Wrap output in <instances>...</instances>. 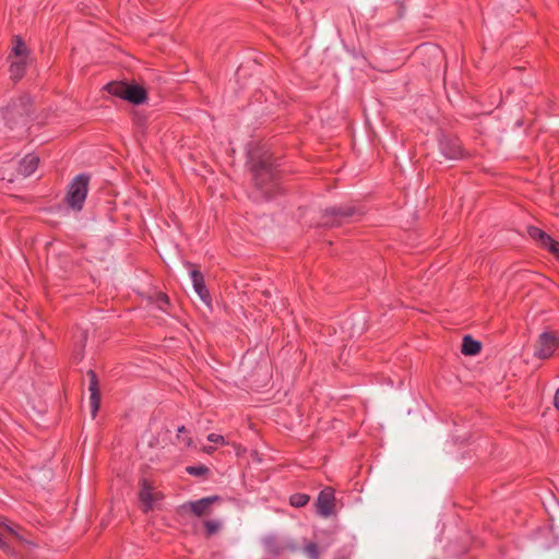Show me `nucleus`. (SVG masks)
<instances>
[{
	"instance_id": "f257e3e1",
	"label": "nucleus",
	"mask_w": 559,
	"mask_h": 559,
	"mask_svg": "<svg viewBox=\"0 0 559 559\" xmlns=\"http://www.w3.org/2000/svg\"><path fill=\"white\" fill-rule=\"evenodd\" d=\"M251 173L254 186L265 199L274 197L278 190L276 178V169L271 160V156H266L254 162L251 166Z\"/></svg>"
},
{
	"instance_id": "f03ea898",
	"label": "nucleus",
	"mask_w": 559,
	"mask_h": 559,
	"mask_svg": "<svg viewBox=\"0 0 559 559\" xmlns=\"http://www.w3.org/2000/svg\"><path fill=\"white\" fill-rule=\"evenodd\" d=\"M105 90L112 96L129 102L132 105H142L147 100V91L136 83L109 82Z\"/></svg>"
},
{
	"instance_id": "7ed1b4c3",
	"label": "nucleus",
	"mask_w": 559,
	"mask_h": 559,
	"mask_svg": "<svg viewBox=\"0 0 559 559\" xmlns=\"http://www.w3.org/2000/svg\"><path fill=\"white\" fill-rule=\"evenodd\" d=\"M88 183L90 176L86 174H80L73 178L66 197L67 203L71 209L82 210L88 192Z\"/></svg>"
},
{
	"instance_id": "20e7f679",
	"label": "nucleus",
	"mask_w": 559,
	"mask_h": 559,
	"mask_svg": "<svg viewBox=\"0 0 559 559\" xmlns=\"http://www.w3.org/2000/svg\"><path fill=\"white\" fill-rule=\"evenodd\" d=\"M559 349V334L546 330L542 332L535 343L534 356L538 359H549Z\"/></svg>"
},
{
	"instance_id": "39448f33",
	"label": "nucleus",
	"mask_w": 559,
	"mask_h": 559,
	"mask_svg": "<svg viewBox=\"0 0 559 559\" xmlns=\"http://www.w3.org/2000/svg\"><path fill=\"white\" fill-rule=\"evenodd\" d=\"M357 210L352 205L332 206L324 210L323 225L334 227L344 222V219L354 216Z\"/></svg>"
},
{
	"instance_id": "423d86ee",
	"label": "nucleus",
	"mask_w": 559,
	"mask_h": 559,
	"mask_svg": "<svg viewBox=\"0 0 559 559\" xmlns=\"http://www.w3.org/2000/svg\"><path fill=\"white\" fill-rule=\"evenodd\" d=\"M222 498L217 495L204 497L195 501H189L179 507L180 510H190L195 516H203L211 513V506L214 502L221 501Z\"/></svg>"
},
{
	"instance_id": "0eeeda50",
	"label": "nucleus",
	"mask_w": 559,
	"mask_h": 559,
	"mask_svg": "<svg viewBox=\"0 0 559 559\" xmlns=\"http://www.w3.org/2000/svg\"><path fill=\"white\" fill-rule=\"evenodd\" d=\"M439 147L442 155L448 159H459L463 156L462 145L457 138L443 135L439 140Z\"/></svg>"
},
{
	"instance_id": "6e6552de",
	"label": "nucleus",
	"mask_w": 559,
	"mask_h": 559,
	"mask_svg": "<svg viewBox=\"0 0 559 559\" xmlns=\"http://www.w3.org/2000/svg\"><path fill=\"white\" fill-rule=\"evenodd\" d=\"M318 513L324 518L330 516L334 512L335 497L334 490L330 487L320 491L316 501Z\"/></svg>"
},
{
	"instance_id": "1a4fd4ad",
	"label": "nucleus",
	"mask_w": 559,
	"mask_h": 559,
	"mask_svg": "<svg viewBox=\"0 0 559 559\" xmlns=\"http://www.w3.org/2000/svg\"><path fill=\"white\" fill-rule=\"evenodd\" d=\"M88 377V391L91 393L90 404H91V414L92 417L95 418L97 412L100 406V392H99V383L97 374L94 370L90 369L87 371Z\"/></svg>"
},
{
	"instance_id": "9d476101",
	"label": "nucleus",
	"mask_w": 559,
	"mask_h": 559,
	"mask_svg": "<svg viewBox=\"0 0 559 559\" xmlns=\"http://www.w3.org/2000/svg\"><path fill=\"white\" fill-rule=\"evenodd\" d=\"M162 498V495L153 493V486L151 483L143 478L140 480L139 499L144 506V511L147 512L153 509L156 499Z\"/></svg>"
},
{
	"instance_id": "9b49d317",
	"label": "nucleus",
	"mask_w": 559,
	"mask_h": 559,
	"mask_svg": "<svg viewBox=\"0 0 559 559\" xmlns=\"http://www.w3.org/2000/svg\"><path fill=\"white\" fill-rule=\"evenodd\" d=\"M190 277L193 284V288L195 293L199 295V297L205 302L210 304L211 297L210 293L205 286L204 277L202 273L199 270L191 269L190 270Z\"/></svg>"
},
{
	"instance_id": "f8f14e48",
	"label": "nucleus",
	"mask_w": 559,
	"mask_h": 559,
	"mask_svg": "<svg viewBox=\"0 0 559 559\" xmlns=\"http://www.w3.org/2000/svg\"><path fill=\"white\" fill-rule=\"evenodd\" d=\"M39 164V157L35 154H27L24 156L17 167V173L23 177H28L37 169Z\"/></svg>"
},
{
	"instance_id": "ddd939ff",
	"label": "nucleus",
	"mask_w": 559,
	"mask_h": 559,
	"mask_svg": "<svg viewBox=\"0 0 559 559\" xmlns=\"http://www.w3.org/2000/svg\"><path fill=\"white\" fill-rule=\"evenodd\" d=\"M262 544L264 550L272 556H278L286 549V546L280 543L275 536L264 537Z\"/></svg>"
},
{
	"instance_id": "4468645a",
	"label": "nucleus",
	"mask_w": 559,
	"mask_h": 559,
	"mask_svg": "<svg viewBox=\"0 0 559 559\" xmlns=\"http://www.w3.org/2000/svg\"><path fill=\"white\" fill-rule=\"evenodd\" d=\"M481 349L480 342L474 340L471 335H465L462 341L461 352L466 356H474Z\"/></svg>"
},
{
	"instance_id": "2eb2a0df",
	"label": "nucleus",
	"mask_w": 559,
	"mask_h": 559,
	"mask_svg": "<svg viewBox=\"0 0 559 559\" xmlns=\"http://www.w3.org/2000/svg\"><path fill=\"white\" fill-rule=\"evenodd\" d=\"M530 237L539 242L543 248L551 241L552 237L538 227L531 226L527 229Z\"/></svg>"
},
{
	"instance_id": "dca6fc26",
	"label": "nucleus",
	"mask_w": 559,
	"mask_h": 559,
	"mask_svg": "<svg viewBox=\"0 0 559 559\" xmlns=\"http://www.w3.org/2000/svg\"><path fill=\"white\" fill-rule=\"evenodd\" d=\"M26 70V60L20 59L17 61H13L10 66V74L13 80H20Z\"/></svg>"
},
{
	"instance_id": "f3484780",
	"label": "nucleus",
	"mask_w": 559,
	"mask_h": 559,
	"mask_svg": "<svg viewBox=\"0 0 559 559\" xmlns=\"http://www.w3.org/2000/svg\"><path fill=\"white\" fill-rule=\"evenodd\" d=\"M13 52L16 57H21V59H25L27 57V53H28V49L25 45V43L23 41V39L19 36L15 37L14 39V45H13Z\"/></svg>"
},
{
	"instance_id": "a211bd4d",
	"label": "nucleus",
	"mask_w": 559,
	"mask_h": 559,
	"mask_svg": "<svg viewBox=\"0 0 559 559\" xmlns=\"http://www.w3.org/2000/svg\"><path fill=\"white\" fill-rule=\"evenodd\" d=\"M310 497L307 493H294L289 497L290 506L295 508H301L308 504Z\"/></svg>"
},
{
	"instance_id": "6ab92c4d",
	"label": "nucleus",
	"mask_w": 559,
	"mask_h": 559,
	"mask_svg": "<svg viewBox=\"0 0 559 559\" xmlns=\"http://www.w3.org/2000/svg\"><path fill=\"white\" fill-rule=\"evenodd\" d=\"M304 552L307 555V557L309 559H319V557H320L319 547L313 542H309V543L305 544Z\"/></svg>"
},
{
	"instance_id": "aec40b11",
	"label": "nucleus",
	"mask_w": 559,
	"mask_h": 559,
	"mask_svg": "<svg viewBox=\"0 0 559 559\" xmlns=\"http://www.w3.org/2000/svg\"><path fill=\"white\" fill-rule=\"evenodd\" d=\"M186 471L189 475L198 477L205 476L210 472L205 465L188 466Z\"/></svg>"
},
{
	"instance_id": "412c9836",
	"label": "nucleus",
	"mask_w": 559,
	"mask_h": 559,
	"mask_svg": "<svg viewBox=\"0 0 559 559\" xmlns=\"http://www.w3.org/2000/svg\"><path fill=\"white\" fill-rule=\"evenodd\" d=\"M156 305L160 310L167 311L166 307L169 305L168 296L164 293H158L156 295Z\"/></svg>"
},
{
	"instance_id": "4be33fe9",
	"label": "nucleus",
	"mask_w": 559,
	"mask_h": 559,
	"mask_svg": "<svg viewBox=\"0 0 559 559\" xmlns=\"http://www.w3.org/2000/svg\"><path fill=\"white\" fill-rule=\"evenodd\" d=\"M204 527L206 530L207 535L211 536L219 531L221 524L216 521H205Z\"/></svg>"
},
{
	"instance_id": "5701e85b",
	"label": "nucleus",
	"mask_w": 559,
	"mask_h": 559,
	"mask_svg": "<svg viewBox=\"0 0 559 559\" xmlns=\"http://www.w3.org/2000/svg\"><path fill=\"white\" fill-rule=\"evenodd\" d=\"M545 249L549 250L559 260V242L557 240L552 238Z\"/></svg>"
},
{
	"instance_id": "b1692460",
	"label": "nucleus",
	"mask_w": 559,
	"mask_h": 559,
	"mask_svg": "<svg viewBox=\"0 0 559 559\" xmlns=\"http://www.w3.org/2000/svg\"><path fill=\"white\" fill-rule=\"evenodd\" d=\"M207 440L213 443L226 444L225 438L218 433H210Z\"/></svg>"
},
{
	"instance_id": "393cba45",
	"label": "nucleus",
	"mask_w": 559,
	"mask_h": 559,
	"mask_svg": "<svg viewBox=\"0 0 559 559\" xmlns=\"http://www.w3.org/2000/svg\"><path fill=\"white\" fill-rule=\"evenodd\" d=\"M15 112H19L17 107L15 105L8 107L5 111V117L13 116Z\"/></svg>"
},
{
	"instance_id": "a878e982",
	"label": "nucleus",
	"mask_w": 559,
	"mask_h": 559,
	"mask_svg": "<svg viewBox=\"0 0 559 559\" xmlns=\"http://www.w3.org/2000/svg\"><path fill=\"white\" fill-rule=\"evenodd\" d=\"M554 403H555L556 408L559 411V388L556 391V394L554 397Z\"/></svg>"
},
{
	"instance_id": "bb28decb",
	"label": "nucleus",
	"mask_w": 559,
	"mask_h": 559,
	"mask_svg": "<svg viewBox=\"0 0 559 559\" xmlns=\"http://www.w3.org/2000/svg\"><path fill=\"white\" fill-rule=\"evenodd\" d=\"M186 432H187L186 427H185V426H180V427H178V429H177V437H178V438H181V435H182V433H186Z\"/></svg>"
},
{
	"instance_id": "cd10ccee",
	"label": "nucleus",
	"mask_w": 559,
	"mask_h": 559,
	"mask_svg": "<svg viewBox=\"0 0 559 559\" xmlns=\"http://www.w3.org/2000/svg\"><path fill=\"white\" fill-rule=\"evenodd\" d=\"M182 442L186 444V445H191L192 443V439L187 437L186 435H182Z\"/></svg>"
},
{
	"instance_id": "c85d7f7f",
	"label": "nucleus",
	"mask_w": 559,
	"mask_h": 559,
	"mask_svg": "<svg viewBox=\"0 0 559 559\" xmlns=\"http://www.w3.org/2000/svg\"><path fill=\"white\" fill-rule=\"evenodd\" d=\"M182 442L186 444V445H191L192 443V439L187 437L186 435H182Z\"/></svg>"
},
{
	"instance_id": "c756f323",
	"label": "nucleus",
	"mask_w": 559,
	"mask_h": 559,
	"mask_svg": "<svg viewBox=\"0 0 559 559\" xmlns=\"http://www.w3.org/2000/svg\"><path fill=\"white\" fill-rule=\"evenodd\" d=\"M5 530H7L8 532H10L11 534L16 535V533H15V531L13 530V527H12V526H10V525H5Z\"/></svg>"
}]
</instances>
